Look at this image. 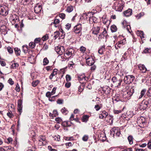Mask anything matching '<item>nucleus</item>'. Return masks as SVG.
<instances>
[{
	"label": "nucleus",
	"instance_id": "72a5a7b5",
	"mask_svg": "<svg viewBox=\"0 0 151 151\" xmlns=\"http://www.w3.org/2000/svg\"><path fill=\"white\" fill-rule=\"evenodd\" d=\"M7 49L8 52L10 54H12L13 52V50L12 48L10 46L7 47Z\"/></svg>",
	"mask_w": 151,
	"mask_h": 151
},
{
	"label": "nucleus",
	"instance_id": "ea45409f",
	"mask_svg": "<svg viewBox=\"0 0 151 151\" xmlns=\"http://www.w3.org/2000/svg\"><path fill=\"white\" fill-rule=\"evenodd\" d=\"M55 121L57 122V123L59 124L62 122V120L61 118L58 117L55 118Z\"/></svg>",
	"mask_w": 151,
	"mask_h": 151
},
{
	"label": "nucleus",
	"instance_id": "bb28decb",
	"mask_svg": "<svg viewBox=\"0 0 151 151\" xmlns=\"http://www.w3.org/2000/svg\"><path fill=\"white\" fill-rule=\"evenodd\" d=\"M61 111L62 113L65 115L67 114L68 113V111L65 107H64L63 108H62L61 109Z\"/></svg>",
	"mask_w": 151,
	"mask_h": 151
},
{
	"label": "nucleus",
	"instance_id": "e433bc0d",
	"mask_svg": "<svg viewBox=\"0 0 151 151\" xmlns=\"http://www.w3.org/2000/svg\"><path fill=\"white\" fill-rule=\"evenodd\" d=\"M88 138V136L86 135H85L82 137V140L84 141H87Z\"/></svg>",
	"mask_w": 151,
	"mask_h": 151
},
{
	"label": "nucleus",
	"instance_id": "79ce46f5",
	"mask_svg": "<svg viewBox=\"0 0 151 151\" xmlns=\"http://www.w3.org/2000/svg\"><path fill=\"white\" fill-rule=\"evenodd\" d=\"M57 71L58 70L57 69H54L52 71V72L51 73V74L53 76H55V75H56L57 74Z\"/></svg>",
	"mask_w": 151,
	"mask_h": 151
},
{
	"label": "nucleus",
	"instance_id": "393cba45",
	"mask_svg": "<svg viewBox=\"0 0 151 151\" xmlns=\"http://www.w3.org/2000/svg\"><path fill=\"white\" fill-rule=\"evenodd\" d=\"M111 32H115L117 30V27L115 25H113L111 27Z\"/></svg>",
	"mask_w": 151,
	"mask_h": 151
},
{
	"label": "nucleus",
	"instance_id": "2eb2a0df",
	"mask_svg": "<svg viewBox=\"0 0 151 151\" xmlns=\"http://www.w3.org/2000/svg\"><path fill=\"white\" fill-rule=\"evenodd\" d=\"M138 68L143 73L146 72L147 70L145 66L143 64H139L138 65Z\"/></svg>",
	"mask_w": 151,
	"mask_h": 151
},
{
	"label": "nucleus",
	"instance_id": "0eeeda50",
	"mask_svg": "<svg viewBox=\"0 0 151 151\" xmlns=\"http://www.w3.org/2000/svg\"><path fill=\"white\" fill-rule=\"evenodd\" d=\"M56 52L60 55H62L65 52V49L63 46H58L55 48Z\"/></svg>",
	"mask_w": 151,
	"mask_h": 151
},
{
	"label": "nucleus",
	"instance_id": "f704fd0d",
	"mask_svg": "<svg viewBox=\"0 0 151 151\" xmlns=\"http://www.w3.org/2000/svg\"><path fill=\"white\" fill-rule=\"evenodd\" d=\"M29 46L31 48H33L35 46V44L34 42H31L29 44Z\"/></svg>",
	"mask_w": 151,
	"mask_h": 151
},
{
	"label": "nucleus",
	"instance_id": "774afa93",
	"mask_svg": "<svg viewBox=\"0 0 151 151\" xmlns=\"http://www.w3.org/2000/svg\"><path fill=\"white\" fill-rule=\"evenodd\" d=\"M135 151H147L146 149L143 150L142 149H137Z\"/></svg>",
	"mask_w": 151,
	"mask_h": 151
},
{
	"label": "nucleus",
	"instance_id": "4be33fe9",
	"mask_svg": "<svg viewBox=\"0 0 151 151\" xmlns=\"http://www.w3.org/2000/svg\"><path fill=\"white\" fill-rule=\"evenodd\" d=\"M73 9V7L71 5L68 6L66 9V11L68 13L72 12Z\"/></svg>",
	"mask_w": 151,
	"mask_h": 151
},
{
	"label": "nucleus",
	"instance_id": "69168bd1",
	"mask_svg": "<svg viewBox=\"0 0 151 151\" xmlns=\"http://www.w3.org/2000/svg\"><path fill=\"white\" fill-rule=\"evenodd\" d=\"M7 141L8 142H7V143H11L12 142L13 140L12 138L9 137L7 139Z\"/></svg>",
	"mask_w": 151,
	"mask_h": 151
},
{
	"label": "nucleus",
	"instance_id": "412c9836",
	"mask_svg": "<svg viewBox=\"0 0 151 151\" xmlns=\"http://www.w3.org/2000/svg\"><path fill=\"white\" fill-rule=\"evenodd\" d=\"M133 138L132 136L130 135L128 137L127 139L129 144L132 145L133 144Z\"/></svg>",
	"mask_w": 151,
	"mask_h": 151
},
{
	"label": "nucleus",
	"instance_id": "f3484780",
	"mask_svg": "<svg viewBox=\"0 0 151 151\" xmlns=\"http://www.w3.org/2000/svg\"><path fill=\"white\" fill-rule=\"evenodd\" d=\"M132 10L131 9H128L124 12V16L128 17L131 16L132 14Z\"/></svg>",
	"mask_w": 151,
	"mask_h": 151
},
{
	"label": "nucleus",
	"instance_id": "cd10ccee",
	"mask_svg": "<svg viewBox=\"0 0 151 151\" xmlns=\"http://www.w3.org/2000/svg\"><path fill=\"white\" fill-rule=\"evenodd\" d=\"M151 51V48H146L144 50L143 53H149Z\"/></svg>",
	"mask_w": 151,
	"mask_h": 151
},
{
	"label": "nucleus",
	"instance_id": "c03bdc74",
	"mask_svg": "<svg viewBox=\"0 0 151 151\" xmlns=\"http://www.w3.org/2000/svg\"><path fill=\"white\" fill-rule=\"evenodd\" d=\"M65 14L63 13H60L59 15V17L62 19H64L65 18Z\"/></svg>",
	"mask_w": 151,
	"mask_h": 151
},
{
	"label": "nucleus",
	"instance_id": "a878e982",
	"mask_svg": "<svg viewBox=\"0 0 151 151\" xmlns=\"http://www.w3.org/2000/svg\"><path fill=\"white\" fill-rule=\"evenodd\" d=\"M146 90L145 89H143L142 90L141 92L140 93V95L139 96V99H140L144 95L146 92Z\"/></svg>",
	"mask_w": 151,
	"mask_h": 151
},
{
	"label": "nucleus",
	"instance_id": "603ef678",
	"mask_svg": "<svg viewBox=\"0 0 151 151\" xmlns=\"http://www.w3.org/2000/svg\"><path fill=\"white\" fill-rule=\"evenodd\" d=\"M52 95L51 94V92L50 91L47 92L46 94V97L49 98Z\"/></svg>",
	"mask_w": 151,
	"mask_h": 151
},
{
	"label": "nucleus",
	"instance_id": "338daca9",
	"mask_svg": "<svg viewBox=\"0 0 151 151\" xmlns=\"http://www.w3.org/2000/svg\"><path fill=\"white\" fill-rule=\"evenodd\" d=\"M48 45H47L45 44L42 48V49L43 50H46L48 49Z\"/></svg>",
	"mask_w": 151,
	"mask_h": 151
},
{
	"label": "nucleus",
	"instance_id": "2f4dec72",
	"mask_svg": "<svg viewBox=\"0 0 151 151\" xmlns=\"http://www.w3.org/2000/svg\"><path fill=\"white\" fill-rule=\"evenodd\" d=\"M22 106H17V109L19 112V115H20L22 112Z\"/></svg>",
	"mask_w": 151,
	"mask_h": 151
},
{
	"label": "nucleus",
	"instance_id": "4d7b16f0",
	"mask_svg": "<svg viewBox=\"0 0 151 151\" xmlns=\"http://www.w3.org/2000/svg\"><path fill=\"white\" fill-rule=\"evenodd\" d=\"M70 86L71 83L70 82L67 83L65 84V87L67 88H69L70 87Z\"/></svg>",
	"mask_w": 151,
	"mask_h": 151
},
{
	"label": "nucleus",
	"instance_id": "37998d69",
	"mask_svg": "<svg viewBox=\"0 0 151 151\" xmlns=\"http://www.w3.org/2000/svg\"><path fill=\"white\" fill-rule=\"evenodd\" d=\"M118 129H117L116 127H114L111 130V133L114 132V134L116 132H118Z\"/></svg>",
	"mask_w": 151,
	"mask_h": 151
},
{
	"label": "nucleus",
	"instance_id": "49530a36",
	"mask_svg": "<svg viewBox=\"0 0 151 151\" xmlns=\"http://www.w3.org/2000/svg\"><path fill=\"white\" fill-rule=\"evenodd\" d=\"M57 96H52V97H50L49 98V100L51 101H54L56 97Z\"/></svg>",
	"mask_w": 151,
	"mask_h": 151
},
{
	"label": "nucleus",
	"instance_id": "4c0bfd02",
	"mask_svg": "<svg viewBox=\"0 0 151 151\" xmlns=\"http://www.w3.org/2000/svg\"><path fill=\"white\" fill-rule=\"evenodd\" d=\"M60 34L59 32L56 31L54 33V37L55 38V39H56L59 37V35Z\"/></svg>",
	"mask_w": 151,
	"mask_h": 151
},
{
	"label": "nucleus",
	"instance_id": "b1692460",
	"mask_svg": "<svg viewBox=\"0 0 151 151\" xmlns=\"http://www.w3.org/2000/svg\"><path fill=\"white\" fill-rule=\"evenodd\" d=\"M19 64L17 63H15L14 62L11 65V68L13 69H16L19 66Z\"/></svg>",
	"mask_w": 151,
	"mask_h": 151
},
{
	"label": "nucleus",
	"instance_id": "8fccbe9b",
	"mask_svg": "<svg viewBox=\"0 0 151 151\" xmlns=\"http://www.w3.org/2000/svg\"><path fill=\"white\" fill-rule=\"evenodd\" d=\"M147 95L149 96H151V87L149 88L147 93Z\"/></svg>",
	"mask_w": 151,
	"mask_h": 151
},
{
	"label": "nucleus",
	"instance_id": "473e14b6",
	"mask_svg": "<svg viewBox=\"0 0 151 151\" xmlns=\"http://www.w3.org/2000/svg\"><path fill=\"white\" fill-rule=\"evenodd\" d=\"M88 119V116L87 115H84L82 118V121L84 122H87Z\"/></svg>",
	"mask_w": 151,
	"mask_h": 151
},
{
	"label": "nucleus",
	"instance_id": "7c9ffc66",
	"mask_svg": "<svg viewBox=\"0 0 151 151\" xmlns=\"http://www.w3.org/2000/svg\"><path fill=\"white\" fill-rule=\"evenodd\" d=\"M148 103V101H145L144 102V103L142 104L141 105H140V107L145 106V108H147V107Z\"/></svg>",
	"mask_w": 151,
	"mask_h": 151
},
{
	"label": "nucleus",
	"instance_id": "f257e3e1",
	"mask_svg": "<svg viewBox=\"0 0 151 151\" xmlns=\"http://www.w3.org/2000/svg\"><path fill=\"white\" fill-rule=\"evenodd\" d=\"M75 50L72 48H68L67 49L64 53V56H61L62 58H64L65 59L70 58L74 55Z\"/></svg>",
	"mask_w": 151,
	"mask_h": 151
},
{
	"label": "nucleus",
	"instance_id": "0e129e2a",
	"mask_svg": "<svg viewBox=\"0 0 151 151\" xmlns=\"http://www.w3.org/2000/svg\"><path fill=\"white\" fill-rule=\"evenodd\" d=\"M147 147L150 149H151V139L148 142L147 144Z\"/></svg>",
	"mask_w": 151,
	"mask_h": 151
},
{
	"label": "nucleus",
	"instance_id": "13d9d810",
	"mask_svg": "<svg viewBox=\"0 0 151 151\" xmlns=\"http://www.w3.org/2000/svg\"><path fill=\"white\" fill-rule=\"evenodd\" d=\"M56 88H57L55 87L53 88L52 91L50 92L51 93V94L53 95L55 93Z\"/></svg>",
	"mask_w": 151,
	"mask_h": 151
},
{
	"label": "nucleus",
	"instance_id": "c85d7f7f",
	"mask_svg": "<svg viewBox=\"0 0 151 151\" xmlns=\"http://www.w3.org/2000/svg\"><path fill=\"white\" fill-rule=\"evenodd\" d=\"M49 63V61L47 58H45L43 59V65H47Z\"/></svg>",
	"mask_w": 151,
	"mask_h": 151
},
{
	"label": "nucleus",
	"instance_id": "58836bf2",
	"mask_svg": "<svg viewBox=\"0 0 151 151\" xmlns=\"http://www.w3.org/2000/svg\"><path fill=\"white\" fill-rule=\"evenodd\" d=\"M60 22L59 19H55L53 22L54 24H55V27H57L58 26H56V25L58 24Z\"/></svg>",
	"mask_w": 151,
	"mask_h": 151
},
{
	"label": "nucleus",
	"instance_id": "680f3d73",
	"mask_svg": "<svg viewBox=\"0 0 151 151\" xmlns=\"http://www.w3.org/2000/svg\"><path fill=\"white\" fill-rule=\"evenodd\" d=\"M40 40V38H36L35 40V43H38L39 42Z\"/></svg>",
	"mask_w": 151,
	"mask_h": 151
},
{
	"label": "nucleus",
	"instance_id": "5701e85b",
	"mask_svg": "<svg viewBox=\"0 0 151 151\" xmlns=\"http://www.w3.org/2000/svg\"><path fill=\"white\" fill-rule=\"evenodd\" d=\"M14 50L17 55H20L21 51L19 49H18L17 47L15 48L14 49Z\"/></svg>",
	"mask_w": 151,
	"mask_h": 151
},
{
	"label": "nucleus",
	"instance_id": "dca6fc26",
	"mask_svg": "<svg viewBox=\"0 0 151 151\" xmlns=\"http://www.w3.org/2000/svg\"><path fill=\"white\" fill-rule=\"evenodd\" d=\"M108 115V113L106 111H104L99 115V118L100 119L106 118Z\"/></svg>",
	"mask_w": 151,
	"mask_h": 151
},
{
	"label": "nucleus",
	"instance_id": "864d4df0",
	"mask_svg": "<svg viewBox=\"0 0 151 151\" xmlns=\"http://www.w3.org/2000/svg\"><path fill=\"white\" fill-rule=\"evenodd\" d=\"M8 82L11 85H12L14 84V82L12 79L10 78L8 81Z\"/></svg>",
	"mask_w": 151,
	"mask_h": 151
},
{
	"label": "nucleus",
	"instance_id": "423d86ee",
	"mask_svg": "<svg viewBox=\"0 0 151 151\" xmlns=\"http://www.w3.org/2000/svg\"><path fill=\"white\" fill-rule=\"evenodd\" d=\"M113 83L116 86L119 87L121 84V83L122 81V80L120 79L118 80L116 77L114 76L111 79Z\"/></svg>",
	"mask_w": 151,
	"mask_h": 151
},
{
	"label": "nucleus",
	"instance_id": "4468645a",
	"mask_svg": "<svg viewBox=\"0 0 151 151\" xmlns=\"http://www.w3.org/2000/svg\"><path fill=\"white\" fill-rule=\"evenodd\" d=\"M42 7L40 5H37L35 6L34 8V11L37 14L40 12L42 10Z\"/></svg>",
	"mask_w": 151,
	"mask_h": 151
},
{
	"label": "nucleus",
	"instance_id": "20e7f679",
	"mask_svg": "<svg viewBox=\"0 0 151 151\" xmlns=\"http://www.w3.org/2000/svg\"><path fill=\"white\" fill-rule=\"evenodd\" d=\"M124 2L122 0H120L116 5L115 4V9L116 11L122 12L124 5Z\"/></svg>",
	"mask_w": 151,
	"mask_h": 151
},
{
	"label": "nucleus",
	"instance_id": "6e6d98bb",
	"mask_svg": "<svg viewBox=\"0 0 151 151\" xmlns=\"http://www.w3.org/2000/svg\"><path fill=\"white\" fill-rule=\"evenodd\" d=\"M32 0H22V1H23V2L25 4H29L30 3Z\"/></svg>",
	"mask_w": 151,
	"mask_h": 151
},
{
	"label": "nucleus",
	"instance_id": "c9c22d12",
	"mask_svg": "<svg viewBox=\"0 0 151 151\" xmlns=\"http://www.w3.org/2000/svg\"><path fill=\"white\" fill-rule=\"evenodd\" d=\"M48 38V34H46L42 38V40L43 41L47 40Z\"/></svg>",
	"mask_w": 151,
	"mask_h": 151
},
{
	"label": "nucleus",
	"instance_id": "9b49d317",
	"mask_svg": "<svg viewBox=\"0 0 151 151\" xmlns=\"http://www.w3.org/2000/svg\"><path fill=\"white\" fill-rule=\"evenodd\" d=\"M78 80L80 83H83L88 80V78L84 74L78 76Z\"/></svg>",
	"mask_w": 151,
	"mask_h": 151
},
{
	"label": "nucleus",
	"instance_id": "09e8293b",
	"mask_svg": "<svg viewBox=\"0 0 151 151\" xmlns=\"http://www.w3.org/2000/svg\"><path fill=\"white\" fill-rule=\"evenodd\" d=\"M66 80L67 82L70 81L71 78L70 76L69 75H67L66 76Z\"/></svg>",
	"mask_w": 151,
	"mask_h": 151
},
{
	"label": "nucleus",
	"instance_id": "6ab92c4d",
	"mask_svg": "<svg viewBox=\"0 0 151 151\" xmlns=\"http://www.w3.org/2000/svg\"><path fill=\"white\" fill-rule=\"evenodd\" d=\"M89 21L90 23L94 22L95 23L97 22V19L93 16L90 17L89 18Z\"/></svg>",
	"mask_w": 151,
	"mask_h": 151
},
{
	"label": "nucleus",
	"instance_id": "39448f33",
	"mask_svg": "<svg viewBox=\"0 0 151 151\" xmlns=\"http://www.w3.org/2000/svg\"><path fill=\"white\" fill-rule=\"evenodd\" d=\"M82 29V24H79L74 27L73 31L75 34L81 35Z\"/></svg>",
	"mask_w": 151,
	"mask_h": 151
},
{
	"label": "nucleus",
	"instance_id": "de8ad7c7",
	"mask_svg": "<svg viewBox=\"0 0 151 151\" xmlns=\"http://www.w3.org/2000/svg\"><path fill=\"white\" fill-rule=\"evenodd\" d=\"M102 35L104 37H106L107 35V32L105 28L104 29V30L102 33Z\"/></svg>",
	"mask_w": 151,
	"mask_h": 151
},
{
	"label": "nucleus",
	"instance_id": "ddd939ff",
	"mask_svg": "<svg viewBox=\"0 0 151 151\" xmlns=\"http://www.w3.org/2000/svg\"><path fill=\"white\" fill-rule=\"evenodd\" d=\"M110 90L111 89L109 87L106 86L102 88V90L103 91L104 93L108 95L109 94L110 92Z\"/></svg>",
	"mask_w": 151,
	"mask_h": 151
},
{
	"label": "nucleus",
	"instance_id": "bf43d9fd",
	"mask_svg": "<svg viewBox=\"0 0 151 151\" xmlns=\"http://www.w3.org/2000/svg\"><path fill=\"white\" fill-rule=\"evenodd\" d=\"M22 101L21 100H19L18 101V106H22Z\"/></svg>",
	"mask_w": 151,
	"mask_h": 151
},
{
	"label": "nucleus",
	"instance_id": "9d476101",
	"mask_svg": "<svg viewBox=\"0 0 151 151\" xmlns=\"http://www.w3.org/2000/svg\"><path fill=\"white\" fill-rule=\"evenodd\" d=\"M134 87L131 88L129 89L127 92V95L126 97L129 99L130 97L132 96L133 93H134Z\"/></svg>",
	"mask_w": 151,
	"mask_h": 151
},
{
	"label": "nucleus",
	"instance_id": "f03ea898",
	"mask_svg": "<svg viewBox=\"0 0 151 151\" xmlns=\"http://www.w3.org/2000/svg\"><path fill=\"white\" fill-rule=\"evenodd\" d=\"M9 9L8 7L4 5L0 6V14L6 16L8 14Z\"/></svg>",
	"mask_w": 151,
	"mask_h": 151
},
{
	"label": "nucleus",
	"instance_id": "aec40b11",
	"mask_svg": "<svg viewBox=\"0 0 151 151\" xmlns=\"http://www.w3.org/2000/svg\"><path fill=\"white\" fill-rule=\"evenodd\" d=\"M105 46L103 45L101 46L98 50V53L101 55L103 54V52L105 50Z\"/></svg>",
	"mask_w": 151,
	"mask_h": 151
},
{
	"label": "nucleus",
	"instance_id": "a211bd4d",
	"mask_svg": "<svg viewBox=\"0 0 151 151\" xmlns=\"http://www.w3.org/2000/svg\"><path fill=\"white\" fill-rule=\"evenodd\" d=\"M117 43L119 47L120 48L122 47L123 45H124L126 43V40L124 39H123L122 40L118 42Z\"/></svg>",
	"mask_w": 151,
	"mask_h": 151
},
{
	"label": "nucleus",
	"instance_id": "1a4fd4ad",
	"mask_svg": "<svg viewBox=\"0 0 151 151\" xmlns=\"http://www.w3.org/2000/svg\"><path fill=\"white\" fill-rule=\"evenodd\" d=\"M86 64L89 66L92 65L94 63V61L91 56L88 57L86 59Z\"/></svg>",
	"mask_w": 151,
	"mask_h": 151
},
{
	"label": "nucleus",
	"instance_id": "a19ab883",
	"mask_svg": "<svg viewBox=\"0 0 151 151\" xmlns=\"http://www.w3.org/2000/svg\"><path fill=\"white\" fill-rule=\"evenodd\" d=\"M86 50V48L85 47L82 46L80 48V51L81 52L83 53H84Z\"/></svg>",
	"mask_w": 151,
	"mask_h": 151
},
{
	"label": "nucleus",
	"instance_id": "5fc2aeb1",
	"mask_svg": "<svg viewBox=\"0 0 151 151\" xmlns=\"http://www.w3.org/2000/svg\"><path fill=\"white\" fill-rule=\"evenodd\" d=\"M104 17H103L102 18L103 23L104 24H106L108 21V20L105 17L104 18Z\"/></svg>",
	"mask_w": 151,
	"mask_h": 151
},
{
	"label": "nucleus",
	"instance_id": "f8f14e48",
	"mask_svg": "<svg viewBox=\"0 0 151 151\" xmlns=\"http://www.w3.org/2000/svg\"><path fill=\"white\" fill-rule=\"evenodd\" d=\"M100 28L98 26H94L91 29L92 33L95 35H97L99 32Z\"/></svg>",
	"mask_w": 151,
	"mask_h": 151
},
{
	"label": "nucleus",
	"instance_id": "a18cd8bd",
	"mask_svg": "<svg viewBox=\"0 0 151 151\" xmlns=\"http://www.w3.org/2000/svg\"><path fill=\"white\" fill-rule=\"evenodd\" d=\"M71 27V24L69 23H67L65 25V28L66 29L68 30Z\"/></svg>",
	"mask_w": 151,
	"mask_h": 151
},
{
	"label": "nucleus",
	"instance_id": "052dcab7",
	"mask_svg": "<svg viewBox=\"0 0 151 151\" xmlns=\"http://www.w3.org/2000/svg\"><path fill=\"white\" fill-rule=\"evenodd\" d=\"M95 108L97 111H99L100 109V106L98 104L95 105Z\"/></svg>",
	"mask_w": 151,
	"mask_h": 151
},
{
	"label": "nucleus",
	"instance_id": "e2e57ef3",
	"mask_svg": "<svg viewBox=\"0 0 151 151\" xmlns=\"http://www.w3.org/2000/svg\"><path fill=\"white\" fill-rule=\"evenodd\" d=\"M55 139L56 141H59L60 140V136L59 135H58L57 136H55Z\"/></svg>",
	"mask_w": 151,
	"mask_h": 151
},
{
	"label": "nucleus",
	"instance_id": "7ed1b4c3",
	"mask_svg": "<svg viewBox=\"0 0 151 151\" xmlns=\"http://www.w3.org/2000/svg\"><path fill=\"white\" fill-rule=\"evenodd\" d=\"M135 77L132 75L125 76L123 79L124 83L127 84H129L133 81Z\"/></svg>",
	"mask_w": 151,
	"mask_h": 151
},
{
	"label": "nucleus",
	"instance_id": "c756f323",
	"mask_svg": "<svg viewBox=\"0 0 151 151\" xmlns=\"http://www.w3.org/2000/svg\"><path fill=\"white\" fill-rule=\"evenodd\" d=\"M39 83V81L38 80H36L32 82V85L33 86L35 87Z\"/></svg>",
	"mask_w": 151,
	"mask_h": 151
},
{
	"label": "nucleus",
	"instance_id": "3c124183",
	"mask_svg": "<svg viewBox=\"0 0 151 151\" xmlns=\"http://www.w3.org/2000/svg\"><path fill=\"white\" fill-rule=\"evenodd\" d=\"M7 115L10 118H12L13 115L11 112H9L7 114Z\"/></svg>",
	"mask_w": 151,
	"mask_h": 151
},
{
	"label": "nucleus",
	"instance_id": "6e6552de",
	"mask_svg": "<svg viewBox=\"0 0 151 151\" xmlns=\"http://www.w3.org/2000/svg\"><path fill=\"white\" fill-rule=\"evenodd\" d=\"M39 144L40 146L44 145L47 143L45 137L44 136L40 135L38 137Z\"/></svg>",
	"mask_w": 151,
	"mask_h": 151
}]
</instances>
